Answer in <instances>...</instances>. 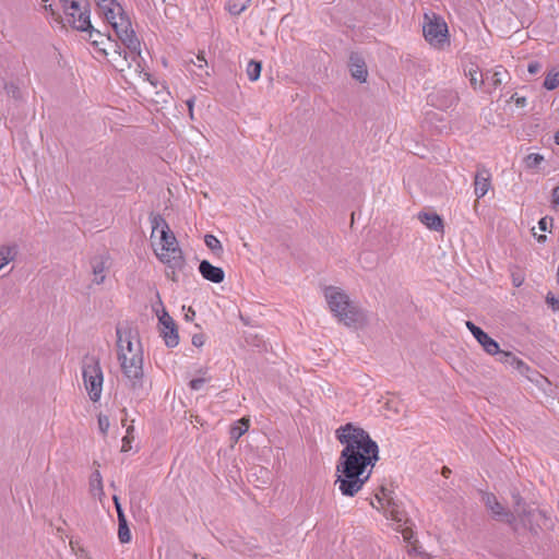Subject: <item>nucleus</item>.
<instances>
[{
    "label": "nucleus",
    "mask_w": 559,
    "mask_h": 559,
    "mask_svg": "<svg viewBox=\"0 0 559 559\" xmlns=\"http://www.w3.org/2000/svg\"><path fill=\"white\" fill-rule=\"evenodd\" d=\"M335 437L342 444L337 462L372 472L379 461V447L368 431L355 423H347L335 430Z\"/></svg>",
    "instance_id": "1"
},
{
    "label": "nucleus",
    "mask_w": 559,
    "mask_h": 559,
    "mask_svg": "<svg viewBox=\"0 0 559 559\" xmlns=\"http://www.w3.org/2000/svg\"><path fill=\"white\" fill-rule=\"evenodd\" d=\"M17 254V248L14 245L0 246V271L11 263Z\"/></svg>",
    "instance_id": "22"
},
{
    "label": "nucleus",
    "mask_w": 559,
    "mask_h": 559,
    "mask_svg": "<svg viewBox=\"0 0 559 559\" xmlns=\"http://www.w3.org/2000/svg\"><path fill=\"white\" fill-rule=\"evenodd\" d=\"M114 502H115V506L117 509L119 523L127 522L123 511L121 509V506L119 503L118 497H116V496L114 497Z\"/></svg>",
    "instance_id": "38"
},
{
    "label": "nucleus",
    "mask_w": 559,
    "mask_h": 559,
    "mask_svg": "<svg viewBox=\"0 0 559 559\" xmlns=\"http://www.w3.org/2000/svg\"><path fill=\"white\" fill-rule=\"evenodd\" d=\"M78 559H92L84 550H80V552L76 554Z\"/></svg>",
    "instance_id": "46"
},
{
    "label": "nucleus",
    "mask_w": 559,
    "mask_h": 559,
    "mask_svg": "<svg viewBox=\"0 0 559 559\" xmlns=\"http://www.w3.org/2000/svg\"><path fill=\"white\" fill-rule=\"evenodd\" d=\"M496 356H499L498 360L500 362L513 369H516L520 372H524L525 370H527V367L524 365V362L510 352H504L500 349V353L497 354Z\"/></svg>",
    "instance_id": "21"
},
{
    "label": "nucleus",
    "mask_w": 559,
    "mask_h": 559,
    "mask_svg": "<svg viewBox=\"0 0 559 559\" xmlns=\"http://www.w3.org/2000/svg\"><path fill=\"white\" fill-rule=\"evenodd\" d=\"M544 162L545 157L539 153H530L523 159L524 167L533 173H538Z\"/></svg>",
    "instance_id": "23"
},
{
    "label": "nucleus",
    "mask_w": 559,
    "mask_h": 559,
    "mask_svg": "<svg viewBox=\"0 0 559 559\" xmlns=\"http://www.w3.org/2000/svg\"><path fill=\"white\" fill-rule=\"evenodd\" d=\"M187 106H188V109H189V117H190L191 119H193V118H194V114H193L194 98H193V97H192V98H189V99L187 100Z\"/></svg>",
    "instance_id": "44"
},
{
    "label": "nucleus",
    "mask_w": 559,
    "mask_h": 559,
    "mask_svg": "<svg viewBox=\"0 0 559 559\" xmlns=\"http://www.w3.org/2000/svg\"><path fill=\"white\" fill-rule=\"evenodd\" d=\"M199 272L203 278L215 284H219L225 278L222 267L212 265L209 261L203 260L199 265Z\"/></svg>",
    "instance_id": "17"
},
{
    "label": "nucleus",
    "mask_w": 559,
    "mask_h": 559,
    "mask_svg": "<svg viewBox=\"0 0 559 559\" xmlns=\"http://www.w3.org/2000/svg\"><path fill=\"white\" fill-rule=\"evenodd\" d=\"M515 508L514 512L520 518V523L524 528L530 530L533 533L537 532V527L545 524L548 520L546 516V512L537 509L530 508L528 510L521 509V499L518 496H514Z\"/></svg>",
    "instance_id": "12"
},
{
    "label": "nucleus",
    "mask_w": 559,
    "mask_h": 559,
    "mask_svg": "<svg viewBox=\"0 0 559 559\" xmlns=\"http://www.w3.org/2000/svg\"><path fill=\"white\" fill-rule=\"evenodd\" d=\"M45 10L57 22L80 32L94 31L91 23V13L85 0H40Z\"/></svg>",
    "instance_id": "6"
},
{
    "label": "nucleus",
    "mask_w": 559,
    "mask_h": 559,
    "mask_svg": "<svg viewBox=\"0 0 559 559\" xmlns=\"http://www.w3.org/2000/svg\"><path fill=\"white\" fill-rule=\"evenodd\" d=\"M467 76L469 79L471 86L474 90H479L484 85V76L477 66L472 64L468 68Z\"/></svg>",
    "instance_id": "26"
},
{
    "label": "nucleus",
    "mask_w": 559,
    "mask_h": 559,
    "mask_svg": "<svg viewBox=\"0 0 559 559\" xmlns=\"http://www.w3.org/2000/svg\"><path fill=\"white\" fill-rule=\"evenodd\" d=\"M204 242L206 247L214 252H221L223 250L221 241L214 235H206Z\"/></svg>",
    "instance_id": "30"
},
{
    "label": "nucleus",
    "mask_w": 559,
    "mask_h": 559,
    "mask_svg": "<svg viewBox=\"0 0 559 559\" xmlns=\"http://www.w3.org/2000/svg\"><path fill=\"white\" fill-rule=\"evenodd\" d=\"M352 76L360 83L367 82L368 70L365 61L358 57H352L349 63Z\"/></svg>",
    "instance_id": "19"
},
{
    "label": "nucleus",
    "mask_w": 559,
    "mask_h": 559,
    "mask_svg": "<svg viewBox=\"0 0 559 559\" xmlns=\"http://www.w3.org/2000/svg\"><path fill=\"white\" fill-rule=\"evenodd\" d=\"M537 240H538L539 242H544V241L546 240V236H545V235H539V236L537 237Z\"/></svg>",
    "instance_id": "49"
},
{
    "label": "nucleus",
    "mask_w": 559,
    "mask_h": 559,
    "mask_svg": "<svg viewBox=\"0 0 559 559\" xmlns=\"http://www.w3.org/2000/svg\"><path fill=\"white\" fill-rule=\"evenodd\" d=\"M546 301L554 311L559 310V299L556 296H554L552 294H548L546 297Z\"/></svg>",
    "instance_id": "37"
},
{
    "label": "nucleus",
    "mask_w": 559,
    "mask_h": 559,
    "mask_svg": "<svg viewBox=\"0 0 559 559\" xmlns=\"http://www.w3.org/2000/svg\"><path fill=\"white\" fill-rule=\"evenodd\" d=\"M454 99H455V96H454V95H451V100H450V103H452Z\"/></svg>",
    "instance_id": "52"
},
{
    "label": "nucleus",
    "mask_w": 559,
    "mask_h": 559,
    "mask_svg": "<svg viewBox=\"0 0 559 559\" xmlns=\"http://www.w3.org/2000/svg\"><path fill=\"white\" fill-rule=\"evenodd\" d=\"M82 378L84 384H103V371L99 361L96 358H85L82 367Z\"/></svg>",
    "instance_id": "16"
},
{
    "label": "nucleus",
    "mask_w": 559,
    "mask_h": 559,
    "mask_svg": "<svg viewBox=\"0 0 559 559\" xmlns=\"http://www.w3.org/2000/svg\"><path fill=\"white\" fill-rule=\"evenodd\" d=\"M552 201L555 205L559 206V187L552 190Z\"/></svg>",
    "instance_id": "45"
},
{
    "label": "nucleus",
    "mask_w": 559,
    "mask_h": 559,
    "mask_svg": "<svg viewBox=\"0 0 559 559\" xmlns=\"http://www.w3.org/2000/svg\"><path fill=\"white\" fill-rule=\"evenodd\" d=\"M87 394L93 402H97L102 396V386H87Z\"/></svg>",
    "instance_id": "34"
},
{
    "label": "nucleus",
    "mask_w": 559,
    "mask_h": 559,
    "mask_svg": "<svg viewBox=\"0 0 559 559\" xmlns=\"http://www.w3.org/2000/svg\"><path fill=\"white\" fill-rule=\"evenodd\" d=\"M423 36L427 44L437 50H445L451 45L449 26L444 19L436 13H425Z\"/></svg>",
    "instance_id": "9"
},
{
    "label": "nucleus",
    "mask_w": 559,
    "mask_h": 559,
    "mask_svg": "<svg viewBox=\"0 0 559 559\" xmlns=\"http://www.w3.org/2000/svg\"><path fill=\"white\" fill-rule=\"evenodd\" d=\"M182 310L185 311L183 318L186 321H192L195 318V311L192 309V307H182Z\"/></svg>",
    "instance_id": "40"
},
{
    "label": "nucleus",
    "mask_w": 559,
    "mask_h": 559,
    "mask_svg": "<svg viewBox=\"0 0 559 559\" xmlns=\"http://www.w3.org/2000/svg\"><path fill=\"white\" fill-rule=\"evenodd\" d=\"M90 491L94 498L99 500L105 496L102 475L98 471L94 472L91 476Z\"/></svg>",
    "instance_id": "24"
},
{
    "label": "nucleus",
    "mask_w": 559,
    "mask_h": 559,
    "mask_svg": "<svg viewBox=\"0 0 559 559\" xmlns=\"http://www.w3.org/2000/svg\"><path fill=\"white\" fill-rule=\"evenodd\" d=\"M540 64L538 62H532L528 64V72L531 74H535L540 70Z\"/></svg>",
    "instance_id": "43"
},
{
    "label": "nucleus",
    "mask_w": 559,
    "mask_h": 559,
    "mask_svg": "<svg viewBox=\"0 0 559 559\" xmlns=\"http://www.w3.org/2000/svg\"><path fill=\"white\" fill-rule=\"evenodd\" d=\"M110 263V255L106 252L97 253L91 259L90 266L93 284L100 285L105 282Z\"/></svg>",
    "instance_id": "14"
},
{
    "label": "nucleus",
    "mask_w": 559,
    "mask_h": 559,
    "mask_svg": "<svg viewBox=\"0 0 559 559\" xmlns=\"http://www.w3.org/2000/svg\"><path fill=\"white\" fill-rule=\"evenodd\" d=\"M522 283H523V280H522V278H520V277H513V284H514V286L519 287V286H521V285H522Z\"/></svg>",
    "instance_id": "47"
},
{
    "label": "nucleus",
    "mask_w": 559,
    "mask_h": 559,
    "mask_svg": "<svg viewBox=\"0 0 559 559\" xmlns=\"http://www.w3.org/2000/svg\"><path fill=\"white\" fill-rule=\"evenodd\" d=\"M132 429H133V428H132L131 426L127 428V436L122 439V442H123V444H122V450H123V451H128V450H130V448H131V447H130V438H131V437H130V433H131V430H132Z\"/></svg>",
    "instance_id": "41"
},
{
    "label": "nucleus",
    "mask_w": 559,
    "mask_h": 559,
    "mask_svg": "<svg viewBox=\"0 0 559 559\" xmlns=\"http://www.w3.org/2000/svg\"><path fill=\"white\" fill-rule=\"evenodd\" d=\"M109 418L105 415H99L98 416V429L99 431L103 433V435H106L108 429H109Z\"/></svg>",
    "instance_id": "33"
},
{
    "label": "nucleus",
    "mask_w": 559,
    "mask_h": 559,
    "mask_svg": "<svg viewBox=\"0 0 559 559\" xmlns=\"http://www.w3.org/2000/svg\"><path fill=\"white\" fill-rule=\"evenodd\" d=\"M118 536L121 543H129L131 539L130 530L127 522L119 523Z\"/></svg>",
    "instance_id": "31"
},
{
    "label": "nucleus",
    "mask_w": 559,
    "mask_h": 559,
    "mask_svg": "<svg viewBox=\"0 0 559 559\" xmlns=\"http://www.w3.org/2000/svg\"><path fill=\"white\" fill-rule=\"evenodd\" d=\"M418 219L430 230L439 233L443 231V221L435 212H421L418 214Z\"/></svg>",
    "instance_id": "18"
},
{
    "label": "nucleus",
    "mask_w": 559,
    "mask_h": 559,
    "mask_svg": "<svg viewBox=\"0 0 559 559\" xmlns=\"http://www.w3.org/2000/svg\"><path fill=\"white\" fill-rule=\"evenodd\" d=\"M490 189V178L487 171H480L475 176L474 192L478 199L485 197Z\"/></svg>",
    "instance_id": "20"
},
{
    "label": "nucleus",
    "mask_w": 559,
    "mask_h": 559,
    "mask_svg": "<svg viewBox=\"0 0 559 559\" xmlns=\"http://www.w3.org/2000/svg\"><path fill=\"white\" fill-rule=\"evenodd\" d=\"M251 0H229L226 8L233 15L241 14L250 4Z\"/></svg>",
    "instance_id": "27"
},
{
    "label": "nucleus",
    "mask_w": 559,
    "mask_h": 559,
    "mask_svg": "<svg viewBox=\"0 0 559 559\" xmlns=\"http://www.w3.org/2000/svg\"><path fill=\"white\" fill-rule=\"evenodd\" d=\"M371 506L381 511L392 522L394 530L402 534L404 540L412 542L414 532L408 525L409 520L401 501L392 497L391 492L382 490L371 501Z\"/></svg>",
    "instance_id": "8"
},
{
    "label": "nucleus",
    "mask_w": 559,
    "mask_h": 559,
    "mask_svg": "<svg viewBox=\"0 0 559 559\" xmlns=\"http://www.w3.org/2000/svg\"><path fill=\"white\" fill-rule=\"evenodd\" d=\"M90 39L92 45L95 47V51L100 56L106 57L118 71H126L127 69H130L132 64H136L140 68V47L134 55L127 46L126 48L128 51L121 50V48L109 36H105L98 31H91Z\"/></svg>",
    "instance_id": "7"
},
{
    "label": "nucleus",
    "mask_w": 559,
    "mask_h": 559,
    "mask_svg": "<svg viewBox=\"0 0 559 559\" xmlns=\"http://www.w3.org/2000/svg\"><path fill=\"white\" fill-rule=\"evenodd\" d=\"M525 103H526V99H525L524 97H522V98H518V99H516V104H518L519 106H524V105H525Z\"/></svg>",
    "instance_id": "48"
},
{
    "label": "nucleus",
    "mask_w": 559,
    "mask_h": 559,
    "mask_svg": "<svg viewBox=\"0 0 559 559\" xmlns=\"http://www.w3.org/2000/svg\"><path fill=\"white\" fill-rule=\"evenodd\" d=\"M328 310L334 320L346 328L359 330L370 322L369 312L342 287L329 285L323 288Z\"/></svg>",
    "instance_id": "4"
},
{
    "label": "nucleus",
    "mask_w": 559,
    "mask_h": 559,
    "mask_svg": "<svg viewBox=\"0 0 559 559\" xmlns=\"http://www.w3.org/2000/svg\"><path fill=\"white\" fill-rule=\"evenodd\" d=\"M551 226V218H548V217H543L539 219L538 222V228L542 230V231H547L549 229V227Z\"/></svg>",
    "instance_id": "39"
},
{
    "label": "nucleus",
    "mask_w": 559,
    "mask_h": 559,
    "mask_svg": "<svg viewBox=\"0 0 559 559\" xmlns=\"http://www.w3.org/2000/svg\"><path fill=\"white\" fill-rule=\"evenodd\" d=\"M154 313L157 319V332L165 346L168 348L177 347L180 343V335L175 319L169 314L162 302L154 308Z\"/></svg>",
    "instance_id": "11"
},
{
    "label": "nucleus",
    "mask_w": 559,
    "mask_h": 559,
    "mask_svg": "<svg viewBox=\"0 0 559 559\" xmlns=\"http://www.w3.org/2000/svg\"><path fill=\"white\" fill-rule=\"evenodd\" d=\"M528 380H530V381H532V382L539 383V380H538V379H536V378L528 377Z\"/></svg>",
    "instance_id": "51"
},
{
    "label": "nucleus",
    "mask_w": 559,
    "mask_h": 559,
    "mask_svg": "<svg viewBox=\"0 0 559 559\" xmlns=\"http://www.w3.org/2000/svg\"><path fill=\"white\" fill-rule=\"evenodd\" d=\"M211 381V378L206 376V371L203 372V376L201 378H193L191 379L189 384L195 385V384H202L203 382Z\"/></svg>",
    "instance_id": "42"
},
{
    "label": "nucleus",
    "mask_w": 559,
    "mask_h": 559,
    "mask_svg": "<svg viewBox=\"0 0 559 559\" xmlns=\"http://www.w3.org/2000/svg\"><path fill=\"white\" fill-rule=\"evenodd\" d=\"M504 70L501 67H497L492 72L491 76L487 79L491 81L493 87H497L501 84L503 79Z\"/></svg>",
    "instance_id": "32"
},
{
    "label": "nucleus",
    "mask_w": 559,
    "mask_h": 559,
    "mask_svg": "<svg viewBox=\"0 0 559 559\" xmlns=\"http://www.w3.org/2000/svg\"><path fill=\"white\" fill-rule=\"evenodd\" d=\"M261 70H262L261 62L251 60L247 64L246 73H247V75H248L250 81L255 82V81H258L260 79Z\"/></svg>",
    "instance_id": "28"
},
{
    "label": "nucleus",
    "mask_w": 559,
    "mask_h": 559,
    "mask_svg": "<svg viewBox=\"0 0 559 559\" xmlns=\"http://www.w3.org/2000/svg\"><path fill=\"white\" fill-rule=\"evenodd\" d=\"M559 85V72L558 71H550L546 75L544 86L551 91L555 90Z\"/></svg>",
    "instance_id": "29"
},
{
    "label": "nucleus",
    "mask_w": 559,
    "mask_h": 559,
    "mask_svg": "<svg viewBox=\"0 0 559 559\" xmlns=\"http://www.w3.org/2000/svg\"><path fill=\"white\" fill-rule=\"evenodd\" d=\"M191 63L200 70L207 68V61L202 53L198 55L195 59H192Z\"/></svg>",
    "instance_id": "36"
},
{
    "label": "nucleus",
    "mask_w": 559,
    "mask_h": 559,
    "mask_svg": "<svg viewBox=\"0 0 559 559\" xmlns=\"http://www.w3.org/2000/svg\"><path fill=\"white\" fill-rule=\"evenodd\" d=\"M481 500L486 508L491 512L493 518L512 524L515 531L520 530V525L514 522L513 513L507 511V509L498 501L495 495L490 492H484Z\"/></svg>",
    "instance_id": "13"
},
{
    "label": "nucleus",
    "mask_w": 559,
    "mask_h": 559,
    "mask_svg": "<svg viewBox=\"0 0 559 559\" xmlns=\"http://www.w3.org/2000/svg\"><path fill=\"white\" fill-rule=\"evenodd\" d=\"M555 142L559 145V130L555 134Z\"/></svg>",
    "instance_id": "50"
},
{
    "label": "nucleus",
    "mask_w": 559,
    "mask_h": 559,
    "mask_svg": "<svg viewBox=\"0 0 559 559\" xmlns=\"http://www.w3.org/2000/svg\"><path fill=\"white\" fill-rule=\"evenodd\" d=\"M116 355L120 371L131 383L145 381L144 348L139 326L129 321L116 326Z\"/></svg>",
    "instance_id": "2"
},
{
    "label": "nucleus",
    "mask_w": 559,
    "mask_h": 559,
    "mask_svg": "<svg viewBox=\"0 0 559 559\" xmlns=\"http://www.w3.org/2000/svg\"><path fill=\"white\" fill-rule=\"evenodd\" d=\"M465 326L468 329V331L472 333V335L475 337L486 354L496 356L500 353L499 344L484 330L474 324L472 321H466Z\"/></svg>",
    "instance_id": "15"
},
{
    "label": "nucleus",
    "mask_w": 559,
    "mask_h": 559,
    "mask_svg": "<svg viewBox=\"0 0 559 559\" xmlns=\"http://www.w3.org/2000/svg\"><path fill=\"white\" fill-rule=\"evenodd\" d=\"M151 247L157 260L166 265L167 276L177 281L186 266L185 254L168 223L160 215L151 217Z\"/></svg>",
    "instance_id": "3"
},
{
    "label": "nucleus",
    "mask_w": 559,
    "mask_h": 559,
    "mask_svg": "<svg viewBox=\"0 0 559 559\" xmlns=\"http://www.w3.org/2000/svg\"><path fill=\"white\" fill-rule=\"evenodd\" d=\"M250 426V419L247 417H243L236 421L234 426L230 429V438L235 441H237L242 435H245Z\"/></svg>",
    "instance_id": "25"
},
{
    "label": "nucleus",
    "mask_w": 559,
    "mask_h": 559,
    "mask_svg": "<svg viewBox=\"0 0 559 559\" xmlns=\"http://www.w3.org/2000/svg\"><path fill=\"white\" fill-rule=\"evenodd\" d=\"M97 14L116 32L118 38L134 55L139 48L129 15L119 0H93Z\"/></svg>",
    "instance_id": "5"
},
{
    "label": "nucleus",
    "mask_w": 559,
    "mask_h": 559,
    "mask_svg": "<svg viewBox=\"0 0 559 559\" xmlns=\"http://www.w3.org/2000/svg\"><path fill=\"white\" fill-rule=\"evenodd\" d=\"M206 342V337L203 333H197L192 335L191 343L194 347H202Z\"/></svg>",
    "instance_id": "35"
},
{
    "label": "nucleus",
    "mask_w": 559,
    "mask_h": 559,
    "mask_svg": "<svg viewBox=\"0 0 559 559\" xmlns=\"http://www.w3.org/2000/svg\"><path fill=\"white\" fill-rule=\"evenodd\" d=\"M335 485L343 496L353 497L361 490L371 473L337 462Z\"/></svg>",
    "instance_id": "10"
}]
</instances>
